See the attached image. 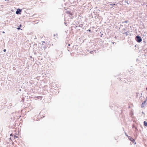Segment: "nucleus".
<instances>
[{"label":"nucleus","mask_w":147,"mask_h":147,"mask_svg":"<svg viewBox=\"0 0 147 147\" xmlns=\"http://www.w3.org/2000/svg\"><path fill=\"white\" fill-rule=\"evenodd\" d=\"M19 91H21V90L20 89H19Z\"/></svg>","instance_id":"23"},{"label":"nucleus","mask_w":147,"mask_h":147,"mask_svg":"<svg viewBox=\"0 0 147 147\" xmlns=\"http://www.w3.org/2000/svg\"><path fill=\"white\" fill-rule=\"evenodd\" d=\"M68 46H70V44H69L68 45Z\"/></svg>","instance_id":"24"},{"label":"nucleus","mask_w":147,"mask_h":147,"mask_svg":"<svg viewBox=\"0 0 147 147\" xmlns=\"http://www.w3.org/2000/svg\"><path fill=\"white\" fill-rule=\"evenodd\" d=\"M146 99H147V96L146 97Z\"/></svg>","instance_id":"30"},{"label":"nucleus","mask_w":147,"mask_h":147,"mask_svg":"<svg viewBox=\"0 0 147 147\" xmlns=\"http://www.w3.org/2000/svg\"><path fill=\"white\" fill-rule=\"evenodd\" d=\"M125 135L126 136H127V137H128V138H129V136H128L127 134H125Z\"/></svg>","instance_id":"19"},{"label":"nucleus","mask_w":147,"mask_h":147,"mask_svg":"<svg viewBox=\"0 0 147 147\" xmlns=\"http://www.w3.org/2000/svg\"><path fill=\"white\" fill-rule=\"evenodd\" d=\"M129 140H130V141H131L133 143L136 144V142H135V141L131 137H129Z\"/></svg>","instance_id":"3"},{"label":"nucleus","mask_w":147,"mask_h":147,"mask_svg":"<svg viewBox=\"0 0 147 147\" xmlns=\"http://www.w3.org/2000/svg\"><path fill=\"white\" fill-rule=\"evenodd\" d=\"M126 31V30H125V28L123 29L122 30V31L123 32V31Z\"/></svg>","instance_id":"14"},{"label":"nucleus","mask_w":147,"mask_h":147,"mask_svg":"<svg viewBox=\"0 0 147 147\" xmlns=\"http://www.w3.org/2000/svg\"><path fill=\"white\" fill-rule=\"evenodd\" d=\"M43 43H45V42H44V41H43Z\"/></svg>","instance_id":"26"},{"label":"nucleus","mask_w":147,"mask_h":147,"mask_svg":"<svg viewBox=\"0 0 147 147\" xmlns=\"http://www.w3.org/2000/svg\"><path fill=\"white\" fill-rule=\"evenodd\" d=\"M6 0H5V1H6Z\"/></svg>","instance_id":"31"},{"label":"nucleus","mask_w":147,"mask_h":147,"mask_svg":"<svg viewBox=\"0 0 147 147\" xmlns=\"http://www.w3.org/2000/svg\"><path fill=\"white\" fill-rule=\"evenodd\" d=\"M65 23V24H66V23Z\"/></svg>","instance_id":"29"},{"label":"nucleus","mask_w":147,"mask_h":147,"mask_svg":"<svg viewBox=\"0 0 147 147\" xmlns=\"http://www.w3.org/2000/svg\"><path fill=\"white\" fill-rule=\"evenodd\" d=\"M125 2L127 3V4H129V3H128V1H125Z\"/></svg>","instance_id":"21"},{"label":"nucleus","mask_w":147,"mask_h":147,"mask_svg":"<svg viewBox=\"0 0 147 147\" xmlns=\"http://www.w3.org/2000/svg\"><path fill=\"white\" fill-rule=\"evenodd\" d=\"M76 27H80V25H79L78 24H77L76 25Z\"/></svg>","instance_id":"12"},{"label":"nucleus","mask_w":147,"mask_h":147,"mask_svg":"<svg viewBox=\"0 0 147 147\" xmlns=\"http://www.w3.org/2000/svg\"><path fill=\"white\" fill-rule=\"evenodd\" d=\"M66 13L68 14H69V15L72 16L73 15V12H71V11H67L66 12Z\"/></svg>","instance_id":"5"},{"label":"nucleus","mask_w":147,"mask_h":147,"mask_svg":"<svg viewBox=\"0 0 147 147\" xmlns=\"http://www.w3.org/2000/svg\"><path fill=\"white\" fill-rule=\"evenodd\" d=\"M142 113H144V112H142Z\"/></svg>","instance_id":"27"},{"label":"nucleus","mask_w":147,"mask_h":147,"mask_svg":"<svg viewBox=\"0 0 147 147\" xmlns=\"http://www.w3.org/2000/svg\"><path fill=\"white\" fill-rule=\"evenodd\" d=\"M144 125L146 126L147 127V122L146 121L144 122Z\"/></svg>","instance_id":"7"},{"label":"nucleus","mask_w":147,"mask_h":147,"mask_svg":"<svg viewBox=\"0 0 147 147\" xmlns=\"http://www.w3.org/2000/svg\"><path fill=\"white\" fill-rule=\"evenodd\" d=\"M3 5H0V8H1V7H3Z\"/></svg>","instance_id":"20"},{"label":"nucleus","mask_w":147,"mask_h":147,"mask_svg":"<svg viewBox=\"0 0 147 147\" xmlns=\"http://www.w3.org/2000/svg\"><path fill=\"white\" fill-rule=\"evenodd\" d=\"M135 128L136 129V131H138V129H137V127H135Z\"/></svg>","instance_id":"15"},{"label":"nucleus","mask_w":147,"mask_h":147,"mask_svg":"<svg viewBox=\"0 0 147 147\" xmlns=\"http://www.w3.org/2000/svg\"><path fill=\"white\" fill-rule=\"evenodd\" d=\"M22 12V9L19 8L17 9V11L16 12V13L17 14H21Z\"/></svg>","instance_id":"2"},{"label":"nucleus","mask_w":147,"mask_h":147,"mask_svg":"<svg viewBox=\"0 0 147 147\" xmlns=\"http://www.w3.org/2000/svg\"><path fill=\"white\" fill-rule=\"evenodd\" d=\"M112 43H113V44H114V43H115V42H113Z\"/></svg>","instance_id":"25"},{"label":"nucleus","mask_w":147,"mask_h":147,"mask_svg":"<svg viewBox=\"0 0 147 147\" xmlns=\"http://www.w3.org/2000/svg\"><path fill=\"white\" fill-rule=\"evenodd\" d=\"M22 25H21V24H20L19 25V26L18 27V28H17V29L18 30H22V29H21L20 28V27H22Z\"/></svg>","instance_id":"6"},{"label":"nucleus","mask_w":147,"mask_h":147,"mask_svg":"<svg viewBox=\"0 0 147 147\" xmlns=\"http://www.w3.org/2000/svg\"><path fill=\"white\" fill-rule=\"evenodd\" d=\"M123 34H125L126 36H128L129 35V34H128L127 33V32H124L123 33Z\"/></svg>","instance_id":"8"},{"label":"nucleus","mask_w":147,"mask_h":147,"mask_svg":"<svg viewBox=\"0 0 147 147\" xmlns=\"http://www.w3.org/2000/svg\"><path fill=\"white\" fill-rule=\"evenodd\" d=\"M90 54H92L93 53L94 51H90Z\"/></svg>","instance_id":"13"},{"label":"nucleus","mask_w":147,"mask_h":147,"mask_svg":"<svg viewBox=\"0 0 147 147\" xmlns=\"http://www.w3.org/2000/svg\"><path fill=\"white\" fill-rule=\"evenodd\" d=\"M146 101L145 100L144 101L142 104L141 105V107L142 108H143L144 107V106L146 105Z\"/></svg>","instance_id":"4"},{"label":"nucleus","mask_w":147,"mask_h":147,"mask_svg":"<svg viewBox=\"0 0 147 147\" xmlns=\"http://www.w3.org/2000/svg\"><path fill=\"white\" fill-rule=\"evenodd\" d=\"M36 98L38 99H40V100H41L42 98V97H41L40 96H38L36 97Z\"/></svg>","instance_id":"10"},{"label":"nucleus","mask_w":147,"mask_h":147,"mask_svg":"<svg viewBox=\"0 0 147 147\" xmlns=\"http://www.w3.org/2000/svg\"><path fill=\"white\" fill-rule=\"evenodd\" d=\"M128 21L127 20L125 21L124 22L127 23V22Z\"/></svg>","instance_id":"18"},{"label":"nucleus","mask_w":147,"mask_h":147,"mask_svg":"<svg viewBox=\"0 0 147 147\" xmlns=\"http://www.w3.org/2000/svg\"><path fill=\"white\" fill-rule=\"evenodd\" d=\"M110 5L113 6L117 5L115 3H114V4L110 3Z\"/></svg>","instance_id":"9"},{"label":"nucleus","mask_w":147,"mask_h":147,"mask_svg":"<svg viewBox=\"0 0 147 147\" xmlns=\"http://www.w3.org/2000/svg\"><path fill=\"white\" fill-rule=\"evenodd\" d=\"M57 34H54L53 35V36L54 37H55V36H56V38H57Z\"/></svg>","instance_id":"11"},{"label":"nucleus","mask_w":147,"mask_h":147,"mask_svg":"<svg viewBox=\"0 0 147 147\" xmlns=\"http://www.w3.org/2000/svg\"><path fill=\"white\" fill-rule=\"evenodd\" d=\"M2 33H5V32H4V31H3V32H2Z\"/></svg>","instance_id":"22"},{"label":"nucleus","mask_w":147,"mask_h":147,"mask_svg":"<svg viewBox=\"0 0 147 147\" xmlns=\"http://www.w3.org/2000/svg\"><path fill=\"white\" fill-rule=\"evenodd\" d=\"M87 31H88V32H91V30H90V29H88V30H87Z\"/></svg>","instance_id":"17"},{"label":"nucleus","mask_w":147,"mask_h":147,"mask_svg":"<svg viewBox=\"0 0 147 147\" xmlns=\"http://www.w3.org/2000/svg\"><path fill=\"white\" fill-rule=\"evenodd\" d=\"M6 51V49H4L3 50V51L4 52H5Z\"/></svg>","instance_id":"16"},{"label":"nucleus","mask_w":147,"mask_h":147,"mask_svg":"<svg viewBox=\"0 0 147 147\" xmlns=\"http://www.w3.org/2000/svg\"><path fill=\"white\" fill-rule=\"evenodd\" d=\"M27 95H28V94L27 93Z\"/></svg>","instance_id":"28"},{"label":"nucleus","mask_w":147,"mask_h":147,"mask_svg":"<svg viewBox=\"0 0 147 147\" xmlns=\"http://www.w3.org/2000/svg\"><path fill=\"white\" fill-rule=\"evenodd\" d=\"M135 39L136 41L138 43L141 42L142 40L141 37L139 35H137Z\"/></svg>","instance_id":"1"}]
</instances>
